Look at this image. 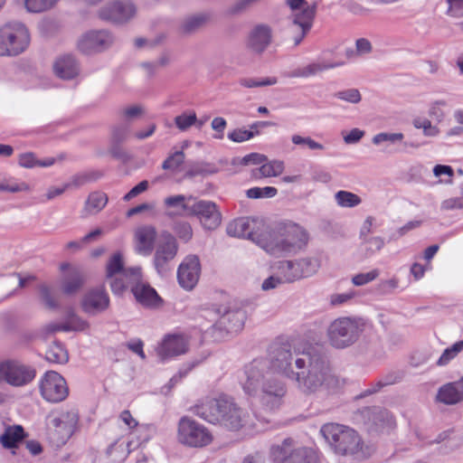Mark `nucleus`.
Returning <instances> with one entry per match:
<instances>
[{"instance_id": "nucleus-1", "label": "nucleus", "mask_w": 463, "mask_h": 463, "mask_svg": "<svg viewBox=\"0 0 463 463\" xmlns=\"http://www.w3.org/2000/svg\"><path fill=\"white\" fill-rule=\"evenodd\" d=\"M269 355L272 368L295 381L298 391L305 395H331L340 389L339 378L332 373L326 355L318 348L312 347L300 356H294L289 343L274 342Z\"/></svg>"}, {"instance_id": "nucleus-2", "label": "nucleus", "mask_w": 463, "mask_h": 463, "mask_svg": "<svg viewBox=\"0 0 463 463\" xmlns=\"http://www.w3.org/2000/svg\"><path fill=\"white\" fill-rule=\"evenodd\" d=\"M320 433L335 453L349 456L354 460H364L371 456L369 447H364L358 433L337 423L324 424Z\"/></svg>"}, {"instance_id": "nucleus-3", "label": "nucleus", "mask_w": 463, "mask_h": 463, "mask_svg": "<svg viewBox=\"0 0 463 463\" xmlns=\"http://www.w3.org/2000/svg\"><path fill=\"white\" fill-rule=\"evenodd\" d=\"M203 317L214 322L212 326V333L216 337H223L230 333H236L242 329L247 318L246 311L240 307H225L213 305L204 308Z\"/></svg>"}, {"instance_id": "nucleus-4", "label": "nucleus", "mask_w": 463, "mask_h": 463, "mask_svg": "<svg viewBox=\"0 0 463 463\" xmlns=\"http://www.w3.org/2000/svg\"><path fill=\"white\" fill-rule=\"evenodd\" d=\"M361 317H342L335 319L327 328L330 345L336 349H345L357 342L364 330Z\"/></svg>"}, {"instance_id": "nucleus-5", "label": "nucleus", "mask_w": 463, "mask_h": 463, "mask_svg": "<svg viewBox=\"0 0 463 463\" xmlns=\"http://www.w3.org/2000/svg\"><path fill=\"white\" fill-rule=\"evenodd\" d=\"M29 43V31L23 23L13 21L0 27V56H17Z\"/></svg>"}, {"instance_id": "nucleus-6", "label": "nucleus", "mask_w": 463, "mask_h": 463, "mask_svg": "<svg viewBox=\"0 0 463 463\" xmlns=\"http://www.w3.org/2000/svg\"><path fill=\"white\" fill-rule=\"evenodd\" d=\"M271 268L280 276L284 283H291L315 274L319 268V263L316 259L305 258L296 260H278Z\"/></svg>"}, {"instance_id": "nucleus-7", "label": "nucleus", "mask_w": 463, "mask_h": 463, "mask_svg": "<svg viewBox=\"0 0 463 463\" xmlns=\"http://www.w3.org/2000/svg\"><path fill=\"white\" fill-rule=\"evenodd\" d=\"M292 439H285L281 444L271 447L274 463H318L315 450L307 447L292 448Z\"/></svg>"}, {"instance_id": "nucleus-8", "label": "nucleus", "mask_w": 463, "mask_h": 463, "mask_svg": "<svg viewBox=\"0 0 463 463\" xmlns=\"http://www.w3.org/2000/svg\"><path fill=\"white\" fill-rule=\"evenodd\" d=\"M308 241V234L298 224L285 226L284 232L279 238L271 241L264 248H270L272 251H282L286 253H296L302 250Z\"/></svg>"}, {"instance_id": "nucleus-9", "label": "nucleus", "mask_w": 463, "mask_h": 463, "mask_svg": "<svg viewBox=\"0 0 463 463\" xmlns=\"http://www.w3.org/2000/svg\"><path fill=\"white\" fill-rule=\"evenodd\" d=\"M178 249L175 237L168 232H162L153 257L154 268L159 276H166L172 270V261L177 255Z\"/></svg>"}, {"instance_id": "nucleus-10", "label": "nucleus", "mask_w": 463, "mask_h": 463, "mask_svg": "<svg viewBox=\"0 0 463 463\" xmlns=\"http://www.w3.org/2000/svg\"><path fill=\"white\" fill-rule=\"evenodd\" d=\"M271 375L269 364L265 359H254L244 366L240 383L245 393L255 396L259 393L262 383Z\"/></svg>"}, {"instance_id": "nucleus-11", "label": "nucleus", "mask_w": 463, "mask_h": 463, "mask_svg": "<svg viewBox=\"0 0 463 463\" xmlns=\"http://www.w3.org/2000/svg\"><path fill=\"white\" fill-rule=\"evenodd\" d=\"M233 408V399L227 395H221L215 399H206L193 408L198 417L213 424H221L225 412Z\"/></svg>"}, {"instance_id": "nucleus-12", "label": "nucleus", "mask_w": 463, "mask_h": 463, "mask_svg": "<svg viewBox=\"0 0 463 463\" xmlns=\"http://www.w3.org/2000/svg\"><path fill=\"white\" fill-rule=\"evenodd\" d=\"M36 371L30 365L17 360H6L0 363V383L20 387L28 384L35 377Z\"/></svg>"}, {"instance_id": "nucleus-13", "label": "nucleus", "mask_w": 463, "mask_h": 463, "mask_svg": "<svg viewBox=\"0 0 463 463\" xmlns=\"http://www.w3.org/2000/svg\"><path fill=\"white\" fill-rule=\"evenodd\" d=\"M178 439L190 447H203L212 440L208 430L189 417H183L178 424Z\"/></svg>"}, {"instance_id": "nucleus-14", "label": "nucleus", "mask_w": 463, "mask_h": 463, "mask_svg": "<svg viewBox=\"0 0 463 463\" xmlns=\"http://www.w3.org/2000/svg\"><path fill=\"white\" fill-rule=\"evenodd\" d=\"M49 418L53 428L49 433L51 439L57 446L64 445L75 430L79 420L78 413L75 411H61L58 416L50 415Z\"/></svg>"}, {"instance_id": "nucleus-15", "label": "nucleus", "mask_w": 463, "mask_h": 463, "mask_svg": "<svg viewBox=\"0 0 463 463\" xmlns=\"http://www.w3.org/2000/svg\"><path fill=\"white\" fill-rule=\"evenodd\" d=\"M40 392L44 400L56 403L66 399L69 389L66 381L60 373L48 371L40 382Z\"/></svg>"}, {"instance_id": "nucleus-16", "label": "nucleus", "mask_w": 463, "mask_h": 463, "mask_svg": "<svg viewBox=\"0 0 463 463\" xmlns=\"http://www.w3.org/2000/svg\"><path fill=\"white\" fill-rule=\"evenodd\" d=\"M286 393V385L272 375L262 383L258 394L262 406L268 411H274L282 405Z\"/></svg>"}, {"instance_id": "nucleus-17", "label": "nucleus", "mask_w": 463, "mask_h": 463, "mask_svg": "<svg viewBox=\"0 0 463 463\" xmlns=\"http://www.w3.org/2000/svg\"><path fill=\"white\" fill-rule=\"evenodd\" d=\"M114 43L113 35L106 30L90 31L78 41V49L84 54L102 52Z\"/></svg>"}, {"instance_id": "nucleus-18", "label": "nucleus", "mask_w": 463, "mask_h": 463, "mask_svg": "<svg viewBox=\"0 0 463 463\" xmlns=\"http://www.w3.org/2000/svg\"><path fill=\"white\" fill-rule=\"evenodd\" d=\"M317 13V5H307L302 10L293 12L288 30L296 34L293 36L294 45H298L312 27Z\"/></svg>"}, {"instance_id": "nucleus-19", "label": "nucleus", "mask_w": 463, "mask_h": 463, "mask_svg": "<svg viewBox=\"0 0 463 463\" xmlns=\"http://www.w3.org/2000/svg\"><path fill=\"white\" fill-rule=\"evenodd\" d=\"M190 216H196L206 230H215L222 222V214L212 201H194Z\"/></svg>"}, {"instance_id": "nucleus-20", "label": "nucleus", "mask_w": 463, "mask_h": 463, "mask_svg": "<svg viewBox=\"0 0 463 463\" xmlns=\"http://www.w3.org/2000/svg\"><path fill=\"white\" fill-rule=\"evenodd\" d=\"M200 273L201 264L198 256H186L177 269L179 285L186 290L193 289L199 280Z\"/></svg>"}, {"instance_id": "nucleus-21", "label": "nucleus", "mask_w": 463, "mask_h": 463, "mask_svg": "<svg viewBox=\"0 0 463 463\" xmlns=\"http://www.w3.org/2000/svg\"><path fill=\"white\" fill-rule=\"evenodd\" d=\"M80 306L86 314L96 316L108 309L109 297L103 287L93 288L83 295Z\"/></svg>"}, {"instance_id": "nucleus-22", "label": "nucleus", "mask_w": 463, "mask_h": 463, "mask_svg": "<svg viewBox=\"0 0 463 463\" xmlns=\"http://www.w3.org/2000/svg\"><path fill=\"white\" fill-rule=\"evenodd\" d=\"M272 42V29L269 25L260 24L249 33L246 40L247 49L253 54H262Z\"/></svg>"}, {"instance_id": "nucleus-23", "label": "nucleus", "mask_w": 463, "mask_h": 463, "mask_svg": "<svg viewBox=\"0 0 463 463\" xmlns=\"http://www.w3.org/2000/svg\"><path fill=\"white\" fill-rule=\"evenodd\" d=\"M137 12L131 1H115L99 11V17L113 23H125L131 19Z\"/></svg>"}, {"instance_id": "nucleus-24", "label": "nucleus", "mask_w": 463, "mask_h": 463, "mask_svg": "<svg viewBox=\"0 0 463 463\" xmlns=\"http://www.w3.org/2000/svg\"><path fill=\"white\" fill-rule=\"evenodd\" d=\"M258 226L259 222L256 219L241 217L230 222L226 232L232 237L247 238L260 243V235L256 230Z\"/></svg>"}, {"instance_id": "nucleus-25", "label": "nucleus", "mask_w": 463, "mask_h": 463, "mask_svg": "<svg viewBox=\"0 0 463 463\" xmlns=\"http://www.w3.org/2000/svg\"><path fill=\"white\" fill-rule=\"evenodd\" d=\"M187 351V343L181 335H168L157 347L156 353L162 361L183 354Z\"/></svg>"}, {"instance_id": "nucleus-26", "label": "nucleus", "mask_w": 463, "mask_h": 463, "mask_svg": "<svg viewBox=\"0 0 463 463\" xmlns=\"http://www.w3.org/2000/svg\"><path fill=\"white\" fill-rule=\"evenodd\" d=\"M85 282L86 274L84 270L80 267H73L62 277L61 288L63 294L71 296L80 291Z\"/></svg>"}, {"instance_id": "nucleus-27", "label": "nucleus", "mask_w": 463, "mask_h": 463, "mask_svg": "<svg viewBox=\"0 0 463 463\" xmlns=\"http://www.w3.org/2000/svg\"><path fill=\"white\" fill-rule=\"evenodd\" d=\"M131 292L136 300L144 307H156L163 302L156 289L147 283L137 282L131 288Z\"/></svg>"}, {"instance_id": "nucleus-28", "label": "nucleus", "mask_w": 463, "mask_h": 463, "mask_svg": "<svg viewBox=\"0 0 463 463\" xmlns=\"http://www.w3.org/2000/svg\"><path fill=\"white\" fill-rule=\"evenodd\" d=\"M437 400L444 404L452 405L463 400V377L457 382L441 386L437 393Z\"/></svg>"}, {"instance_id": "nucleus-29", "label": "nucleus", "mask_w": 463, "mask_h": 463, "mask_svg": "<svg viewBox=\"0 0 463 463\" xmlns=\"http://www.w3.org/2000/svg\"><path fill=\"white\" fill-rule=\"evenodd\" d=\"M136 238L137 241V251L145 256L150 255L155 247L156 238V231L151 225L139 227L136 231Z\"/></svg>"}, {"instance_id": "nucleus-30", "label": "nucleus", "mask_w": 463, "mask_h": 463, "mask_svg": "<svg viewBox=\"0 0 463 463\" xmlns=\"http://www.w3.org/2000/svg\"><path fill=\"white\" fill-rule=\"evenodd\" d=\"M55 74L63 80H71L80 72V66L74 56L66 54L60 57L53 65Z\"/></svg>"}, {"instance_id": "nucleus-31", "label": "nucleus", "mask_w": 463, "mask_h": 463, "mask_svg": "<svg viewBox=\"0 0 463 463\" xmlns=\"http://www.w3.org/2000/svg\"><path fill=\"white\" fill-rule=\"evenodd\" d=\"M403 139L404 135L402 133L382 132L375 135L372 141L374 145H380L383 142H389L392 145L400 144L401 147L398 149V151L404 153L408 152L409 148H418L420 146L418 143Z\"/></svg>"}, {"instance_id": "nucleus-32", "label": "nucleus", "mask_w": 463, "mask_h": 463, "mask_svg": "<svg viewBox=\"0 0 463 463\" xmlns=\"http://www.w3.org/2000/svg\"><path fill=\"white\" fill-rule=\"evenodd\" d=\"M212 17L213 15L210 12H202L188 15L184 19L181 30L186 34L194 33L206 26L212 20Z\"/></svg>"}, {"instance_id": "nucleus-33", "label": "nucleus", "mask_w": 463, "mask_h": 463, "mask_svg": "<svg viewBox=\"0 0 463 463\" xmlns=\"http://www.w3.org/2000/svg\"><path fill=\"white\" fill-rule=\"evenodd\" d=\"M226 415L222 417L221 425H223L229 430H238L247 423V415L245 411L240 408L233 401V408L230 411L225 412Z\"/></svg>"}, {"instance_id": "nucleus-34", "label": "nucleus", "mask_w": 463, "mask_h": 463, "mask_svg": "<svg viewBox=\"0 0 463 463\" xmlns=\"http://www.w3.org/2000/svg\"><path fill=\"white\" fill-rule=\"evenodd\" d=\"M226 415L222 417L221 425H223L229 430H238L247 423V415L245 411L240 408L233 401V408L230 411L225 412Z\"/></svg>"}, {"instance_id": "nucleus-35", "label": "nucleus", "mask_w": 463, "mask_h": 463, "mask_svg": "<svg viewBox=\"0 0 463 463\" xmlns=\"http://www.w3.org/2000/svg\"><path fill=\"white\" fill-rule=\"evenodd\" d=\"M25 437L26 434L21 425L8 426L0 436V443L5 449H15Z\"/></svg>"}, {"instance_id": "nucleus-36", "label": "nucleus", "mask_w": 463, "mask_h": 463, "mask_svg": "<svg viewBox=\"0 0 463 463\" xmlns=\"http://www.w3.org/2000/svg\"><path fill=\"white\" fill-rule=\"evenodd\" d=\"M194 199L192 196L186 197L183 194L168 196L164 200V203L168 208H175L176 211L175 214L190 216V207H192L191 202Z\"/></svg>"}, {"instance_id": "nucleus-37", "label": "nucleus", "mask_w": 463, "mask_h": 463, "mask_svg": "<svg viewBox=\"0 0 463 463\" xmlns=\"http://www.w3.org/2000/svg\"><path fill=\"white\" fill-rule=\"evenodd\" d=\"M55 163V158L47 157L45 159H38L34 153L26 152L19 155L18 165L24 168L33 167H49Z\"/></svg>"}, {"instance_id": "nucleus-38", "label": "nucleus", "mask_w": 463, "mask_h": 463, "mask_svg": "<svg viewBox=\"0 0 463 463\" xmlns=\"http://www.w3.org/2000/svg\"><path fill=\"white\" fill-rule=\"evenodd\" d=\"M217 172L218 168L213 164L207 162H194L189 165L184 177L192 179L198 175L206 176L216 174Z\"/></svg>"}, {"instance_id": "nucleus-39", "label": "nucleus", "mask_w": 463, "mask_h": 463, "mask_svg": "<svg viewBox=\"0 0 463 463\" xmlns=\"http://www.w3.org/2000/svg\"><path fill=\"white\" fill-rule=\"evenodd\" d=\"M334 64H325V63H311L305 67L297 68L291 71L288 76L289 78H307L310 76H314L317 73L323 71L325 70H328L334 68Z\"/></svg>"}, {"instance_id": "nucleus-40", "label": "nucleus", "mask_w": 463, "mask_h": 463, "mask_svg": "<svg viewBox=\"0 0 463 463\" xmlns=\"http://www.w3.org/2000/svg\"><path fill=\"white\" fill-rule=\"evenodd\" d=\"M363 414L365 419H371L379 427L389 424L392 420L390 412L381 407L367 408L363 411Z\"/></svg>"}, {"instance_id": "nucleus-41", "label": "nucleus", "mask_w": 463, "mask_h": 463, "mask_svg": "<svg viewBox=\"0 0 463 463\" xmlns=\"http://www.w3.org/2000/svg\"><path fill=\"white\" fill-rule=\"evenodd\" d=\"M283 170L284 164L282 161H272L270 163L262 164L260 167L253 170V175L256 178L278 176Z\"/></svg>"}, {"instance_id": "nucleus-42", "label": "nucleus", "mask_w": 463, "mask_h": 463, "mask_svg": "<svg viewBox=\"0 0 463 463\" xmlns=\"http://www.w3.org/2000/svg\"><path fill=\"white\" fill-rule=\"evenodd\" d=\"M45 359L51 363L65 364L69 360L67 350L59 342H54L46 351Z\"/></svg>"}, {"instance_id": "nucleus-43", "label": "nucleus", "mask_w": 463, "mask_h": 463, "mask_svg": "<svg viewBox=\"0 0 463 463\" xmlns=\"http://www.w3.org/2000/svg\"><path fill=\"white\" fill-rule=\"evenodd\" d=\"M335 200L338 206L344 208H353L359 205L362 203V199L357 194L340 190L335 194Z\"/></svg>"}, {"instance_id": "nucleus-44", "label": "nucleus", "mask_w": 463, "mask_h": 463, "mask_svg": "<svg viewBox=\"0 0 463 463\" xmlns=\"http://www.w3.org/2000/svg\"><path fill=\"white\" fill-rule=\"evenodd\" d=\"M124 261L120 252L114 253L109 260L106 267L107 279H112L115 275L123 273Z\"/></svg>"}, {"instance_id": "nucleus-45", "label": "nucleus", "mask_w": 463, "mask_h": 463, "mask_svg": "<svg viewBox=\"0 0 463 463\" xmlns=\"http://www.w3.org/2000/svg\"><path fill=\"white\" fill-rule=\"evenodd\" d=\"M461 351H463V340L458 341L451 346L446 348L439 360L437 364L443 366L448 364L452 359H454Z\"/></svg>"}, {"instance_id": "nucleus-46", "label": "nucleus", "mask_w": 463, "mask_h": 463, "mask_svg": "<svg viewBox=\"0 0 463 463\" xmlns=\"http://www.w3.org/2000/svg\"><path fill=\"white\" fill-rule=\"evenodd\" d=\"M278 194L277 188L273 186L252 187L246 191V195L250 199L272 198Z\"/></svg>"}, {"instance_id": "nucleus-47", "label": "nucleus", "mask_w": 463, "mask_h": 463, "mask_svg": "<svg viewBox=\"0 0 463 463\" xmlns=\"http://www.w3.org/2000/svg\"><path fill=\"white\" fill-rule=\"evenodd\" d=\"M58 0H25L24 5L30 13H41L52 8Z\"/></svg>"}, {"instance_id": "nucleus-48", "label": "nucleus", "mask_w": 463, "mask_h": 463, "mask_svg": "<svg viewBox=\"0 0 463 463\" xmlns=\"http://www.w3.org/2000/svg\"><path fill=\"white\" fill-rule=\"evenodd\" d=\"M107 203L108 196L106 194L101 192H94L89 195L86 204L89 209L99 212L105 207Z\"/></svg>"}, {"instance_id": "nucleus-49", "label": "nucleus", "mask_w": 463, "mask_h": 463, "mask_svg": "<svg viewBox=\"0 0 463 463\" xmlns=\"http://www.w3.org/2000/svg\"><path fill=\"white\" fill-rule=\"evenodd\" d=\"M364 247V256L371 257L376 251L381 250L384 246V240L380 236L370 237L363 241Z\"/></svg>"}, {"instance_id": "nucleus-50", "label": "nucleus", "mask_w": 463, "mask_h": 463, "mask_svg": "<svg viewBox=\"0 0 463 463\" xmlns=\"http://www.w3.org/2000/svg\"><path fill=\"white\" fill-rule=\"evenodd\" d=\"M260 134V130H249L244 128H235L228 133V138L232 142L241 143L251 139L255 136Z\"/></svg>"}, {"instance_id": "nucleus-51", "label": "nucleus", "mask_w": 463, "mask_h": 463, "mask_svg": "<svg viewBox=\"0 0 463 463\" xmlns=\"http://www.w3.org/2000/svg\"><path fill=\"white\" fill-rule=\"evenodd\" d=\"M197 123V117L194 111L190 114L183 113L175 118V124L181 131L187 130L190 127Z\"/></svg>"}, {"instance_id": "nucleus-52", "label": "nucleus", "mask_w": 463, "mask_h": 463, "mask_svg": "<svg viewBox=\"0 0 463 463\" xmlns=\"http://www.w3.org/2000/svg\"><path fill=\"white\" fill-rule=\"evenodd\" d=\"M41 299L44 306L49 309H56L59 307V302L55 299L52 293V289L46 284L39 286Z\"/></svg>"}, {"instance_id": "nucleus-53", "label": "nucleus", "mask_w": 463, "mask_h": 463, "mask_svg": "<svg viewBox=\"0 0 463 463\" xmlns=\"http://www.w3.org/2000/svg\"><path fill=\"white\" fill-rule=\"evenodd\" d=\"M277 78H265L262 80H256L252 78H243L240 80V84L245 88H257V87H265L271 86L277 83Z\"/></svg>"}, {"instance_id": "nucleus-54", "label": "nucleus", "mask_w": 463, "mask_h": 463, "mask_svg": "<svg viewBox=\"0 0 463 463\" xmlns=\"http://www.w3.org/2000/svg\"><path fill=\"white\" fill-rule=\"evenodd\" d=\"M129 128L127 125H117L111 128L109 143L122 144L128 137Z\"/></svg>"}, {"instance_id": "nucleus-55", "label": "nucleus", "mask_w": 463, "mask_h": 463, "mask_svg": "<svg viewBox=\"0 0 463 463\" xmlns=\"http://www.w3.org/2000/svg\"><path fill=\"white\" fill-rule=\"evenodd\" d=\"M101 176L100 173H89V174H79L72 176L71 181L66 184H70V187H80L85 184L95 181Z\"/></svg>"}, {"instance_id": "nucleus-56", "label": "nucleus", "mask_w": 463, "mask_h": 463, "mask_svg": "<svg viewBox=\"0 0 463 463\" xmlns=\"http://www.w3.org/2000/svg\"><path fill=\"white\" fill-rule=\"evenodd\" d=\"M184 160V154L182 150L176 151L173 155L169 156L162 164L164 170H175L180 166Z\"/></svg>"}, {"instance_id": "nucleus-57", "label": "nucleus", "mask_w": 463, "mask_h": 463, "mask_svg": "<svg viewBox=\"0 0 463 463\" xmlns=\"http://www.w3.org/2000/svg\"><path fill=\"white\" fill-rule=\"evenodd\" d=\"M258 0H237L234 4L228 7L226 14L228 15H238L248 10Z\"/></svg>"}, {"instance_id": "nucleus-58", "label": "nucleus", "mask_w": 463, "mask_h": 463, "mask_svg": "<svg viewBox=\"0 0 463 463\" xmlns=\"http://www.w3.org/2000/svg\"><path fill=\"white\" fill-rule=\"evenodd\" d=\"M109 154L115 159L122 163H128L131 159L130 154L121 146V144L109 143Z\"/></svg>"}, {"instance_id": "nucleus-59", "label": "nucleus", "mask_w": 463, "mask_h": 463, "mask_svg": "<svg viewBox=\"0 0 463 463\" xmlns=\"http://www.w3.org/2000/svg\"><path fill=\"white\" fill-rule=\"evenodd\" d=\"M174 231L178 238L184 242L189 241L193 237V230L191 225L186 222H179L175 223Z\"/></svg>"}, {"instance_id": "nucleus-60", "label": "nucleus", "mask_w": 463, "mask_h": 463, "mask_svg": "<svg viewBox=\"0 0 463 463\" xmlns=\"http://www.w3.org/2000/svg\"><path fill=\"white\" fill-rule=\"evenodd\" d=\"M335 97L339 99L356 104L361 100V94L357 89H348L335 93Z\"/></svg>"}, {"instance_id": "nucleus-61", "label": "nucleus", "mask_w": 463, "mask_h": 463, "mask_svg": "<svg viewBox=\"0 0 463 463\" xmlns=\"http://www.w3.org/2000/svg\"><path fill=\"white\" fill-rule=\"evenodd\" d=\"M292 143L295 145H305L311 150H323L325 147L322 144L315 141L309 137H304L299 135H293Z\"/></svg>"}, {"instance_id": "nucleus-62", "label": "nucleus", "mask_w": 463, "mask_h": 463, "mask_svg": "<svg viewBox=\"0 0 463 463\" xmlns=\"http://www.w3.org/2000/svg\"><path fill=\"white\" fill-rule=\"evenodd\" d=\"M373 50L372 43L365 38L357 39L355 42V52L353 50L346 51V55L350 57L352 54L364 55L370 53Z\"/></svg>"}, {"instance_id": "nucleus-63", "label": "nucleus", "mask_w": 463, "mask_h": 463, "mask_svg": "<svg viewBox=\"0 0 463 463\" xmlns=\"http://www.w3.org/2000/svg\"><path fill=\"white\" fill-rule=\"evenodd\" d=\"M379 275L377 269L371 270L367 273H359L353 277L352 281L355 286H363L374 280Z\"/></svg>"}, {"instance_id": "nucleus-64", "label": "nucleus", "mask_w": 463, "mask_h": 463, "mask_svg": "<svg viewBox=\"0 0 463 463\" xmlns=\"http://www.w3.org/2000/svg\"><path fill=\"white\" fill-rule=\"evenodd\" d=\"M448 14L454 17L463 16V0H448Z\"/></svg>"}]
</instances>
